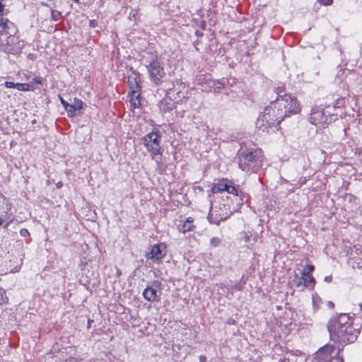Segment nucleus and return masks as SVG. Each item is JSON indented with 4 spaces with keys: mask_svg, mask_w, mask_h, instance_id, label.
<instances>
[{
    "mask_svg": "<svg viewBox=\"0 0 362 362\" xmlns=\"http://www.w3.org/2000/svg\"><path fill=\"white\" fill-rule=\"evenodd\" d=\"M330 339L338 343H351L357 338L358 332L353 327L349 317L341 313L332 317L327 323Z\"/></svg>",
    "mask_w": 362,
    "mask_h": 362,
    "instance_id": "nucleus-1",
    "label": "nucleus"
},
{
    "mask_svg": "<svg viewBox=\"0 0 362 362\" xmlns=\"http://www.w3.org/2000/svg\"><path fill=\"white\" fill-rule=\"evenodd\" d=\"M269 107H272L275 110V114L281 122L284 117L297 114L300 110L298 101L290 94H285L277 98Z\"/></svg>",
    "mask_w": 362,
    "mask_h": 362,
    "instance_id": "nucleus-2",
    "label": "nucleus"
},
{
    "mask_svg": "<svg viewBox=\"0 0 362 362\" xmlns=\"http://www.w3.org/2000/svg\"><path fill=\"white\" fill-rule=\"evenodd\" d=\"M340 351L339 347L327 344L315 354L314 362H344Z\"/></svg>",
    "mask_w": 362,
    "mask_h": 362,
    "instance_id": "nucleus-3",
    "label": "nucleus"
},
{
    "mask_svg": "<svg viewBox=\"0 0 362 362\" xmlns=\"http://www.w3.org/2000/svg\"><path fill=\"white\" fill-rule=\"evenodd\" d=\"M275 122H276V124H279L281 122L276 117L275 110L272 107L269 106L264 110V112L258 117L256 126L262 132H265L269 127L274 125Z\"/></svg>",
    "mask_w": 362,
    "mask_h": 362,
    "instance_id": "nucleus-4",
    "label": "nucleus"
},
{
    "mask_svg": "<svg viewBox=\"0 0 362 362\" xmlns=\"http://www.w3.org/2000/svg\"><path fill=\"white\" fill-rule=\"evenodd\" d=\"M143 144L151 153L152 159H155L157 155L161 154L160 145V136L156 132H150L142 138Z\"/></svg>",
    "mask_w": 362,
    "mask_h": 362,
    "instance_id": "nucleus-5",
    "label": "nucleus"
},
{
    "mask_svg": "<svg viewBox=\"0 0 362 362\" xmlns=\"http://www.w3.org/2000/svg\"><path fill=\"white\" fill-rule=\"evenodd\" d=\"M4 6L0 2V49L3 50L5 45L7 44L6 41L8 39L12 33H15V28L12 23L6 21L3 22L1 18L3 15Z\"/></svg>",
    "mask_w": 362,
    "mask_h": 362,
    "instance_id": "nucleus-6",
    "label": "nucleus"
},
{
    "mask_svg": "<svg viewBox=\"0 0 362 362\" xmlns=\"http://www.w3.org/2000/svg\"><path fill=\"white\" fill-rule=\"evenodd\" d=\"M169 98H174L177 102H181L182 99L187 98L188 95V88L181 81L177 80L173 83V88L168 92Z\"/></svg>",
    "mask_w": 362,
    "mask_h": 362,
    "instance_id": "nucleus-7",
    "label": "nucleus"
},
{
    "mask_svg": "<svg viewBox=\"0 0 362 362\" xmlns=\"http://www.w3.org/2000/svg\"><path fill=\"white\" fill-rule=\"evenodd\" d=\"M329 117L325 115L322 110L315 107L313 108L310 116V122L317 128L325 129L329 123Z\"/></svg>",
    "mask_w": 362,
    "mask_h": 362,
    "instance_id": "nucleus-8",
    "label": "nucleus"
},
{
    "mask_svg": "<svg viewBox=\"0 0 362 362\" xmlns=\"http://www.w3.org/2000/svg\"><path fill=\"white\" fill-rule=\"evenodd\" d=\"M147 69L151 81L156 86L160 84L161 79L165 74L160 63L157 60H153L147 66Z\"/></svg>",
    "mask_w": 362,
    "mask_h": 362,
    "instance_id": "nucleus-9",
    "label": "nucleus"
},
{
    "mask_svg": "<svg viewBox=\"0 0 362 362\" xmlns=\"http://www.w3.org/2000/svg\"><path fill=\"white\" fill-rule=\"evenodd\" d=\"M243 158L240 159L239 163V167L245 171L257 170V165L256 164L257 159L256 156L252 151H247L242 153Z\"/></svg>",
    "mask_w": 362,
    "mask_h": 362,
    "instance_id": "nucleus-10",
    "label": "nucleus"
},
{
    "mask_svg": "<svg viewBox=\"0 0 362 362\" xmlns=\"http://www.w3.org/2000/svg\"><path fill=\"white\" fill-rule=\"evenodd\" d=\"M167 254L166 245L160 243L151 246L149 253L146 257L154 262L161 260Z\"/></svg>",
    "mask_w": 362,
    "mask_h": 362,
    "instance_id": "nucleus-11",
    "label": "nucleus"
},
{
    "mask_svg": "<svg viewBox=\"0 0 362 362\" xmlns=\"http://www.w3.org/2000/svg\"><path fill=\"white\" fill-rule=\"evenodd\" d=\"M315 280L312 275H308L305 273H301V276H295L293 279V284L296 287H306L310 289L314 288Z\"/></svg>",
    "mask_w": 362,
    "mask_h": 362,
    "instance_id": "nucleus-12",
    "label": "nucleus"
},
{
    "mask_svg": "<svg viewBox=\"0 0 362 362\" xmlns=\"http://www.w3.org/2000/svg\"><path fill=\"white\" fill-rule=\"evenodd\" d=\"M8 44L4 46L3 51L7 53L16 54L21 51L23 43L19 40L18 37L12 33L8 36V39L6 41Z\"/></svg>",
    "mask_w": 362,
    "mask_h": 362,
    "instance_id": "nucleus-13",
    "label": "nucleus"
},
{
    "mask_svg": "<svg viewBox=\"0 0 362 362\" xmlns=\"http://www.w3.org/2000/svg\"><path fill=\"white\" fill-rule=\"evenodd\" d=\"M144 298L150 302L158 301L159 295L158 294L157 290L153 286H148L143 292Z\"/></svg>",
    "mask_w": 362,
    "mask_h": 362,
    "instance_id": "nucleus-14",
    "label": "nucleus"
},
{
    "mask_svg": "<svg viewBox=\"0 0 362 362\" xmlns=\"http://www.w3.org/2000/svg\"><path fill=\"white\" fill-rule=\"evenodd\" d=\"M5 86L6 88H16V89H18V90H22V91H28V90H30V86L29 84H27V83H15L13 82H11V81H6L5 82Z\"/></svg>",
    "mask_w": 362,
    "mask_h": 362,
    "instance_id": "nucleus-15",
    "label": "nucleus"
},
{
    "mask_svg": "<svg viewBox=\"0 0 362 362\" xmlns=\"http://www.w3.org/2000/svg\"><path fill=\"white\" fill-rule=\"evenodd\" d=\"M228 182L225 180L219 181L217 184L214 185L211 189L213 193H218L226 191L228 187Z\"/></svg>",
    "mask_w": 362,
    "mask_h": 362,
    "instance_id": "nucleus-16",
    "label": "nucleus"
},
{
    "mask_svg": "<svg viewBox=\"0 0 362 362\" xmlns=\"http://www.w3.org/2000/svg\"><path fill=\"white\" fill-rule=\"evenodd\" d=\"M226 80L223 78L221 81L211 80L209 81V87L214 88L215 90L223 88L226 85Z\"/></svg>",
    "mask_w": 362,
    "mask_h": 362,
    "instance_id": "nucleus-17",
    "label": "nucleus"
},
{
    "mask_svg": "<svg viewBox=\"0 0 362 362\" xmlns=\"http://www.w3.org/2000/svg\"><path fill=\"white\" fill-rule=\"evenodd\" d=\"M128 81L130 88L132 89V92L133 93V95H135V93L138 91L139 89V85L138 82L136 81V77L129 76L128 78Z\"/></svg>",
    "mask_w": 362,
    "mask_h": 362,
    "instance_id": "nucleus-18",
    "label": "nucleus"
},
{
    "mask_svg": "<svg viewBox=\"0 0 362 362\" xmlns=\"http://www.w3.org/2000/svg\"><path fill=\"white\" fill-rule=\"evenodd\" d=\"M192 220H189V218H188L182 225V228L180 229V230H182L183 233H186L187 231H190L192 230L193 228V225H192Z\"/></svg>",
    "mask_w": 362,
    "mask_h": 362,
    "instance_id": "nucleus-19",
    "label": "nucleus"
},
{
    "mask_svg": "<svg viewBox=\"0 0 362 362\" xmlns=\"http://www.w3.org/2000/svg\"><path fill=\"white\" fill-rule=\"evenodd\" d=\"M71 105L74 106V108L76 109V110H80L83 109L84 104L81 100L78 99V98H74Z\"/></svg>",
    "mask_w": 362,
    "mask_h": 362,
    "instance_id": "nucleus-20",
    "label": "nucleus"
},
{
    "mask_svg": "<svg viewBox=\"0 0 362 362\" xmlns=\"http://www.w3.org/2000/svg\"><path fill=\"white\" fill-rule=\"evenodd\" d=\"M65 110L67 112L68 116L73 117L76 115V109L74 107V106L71 104H69Z\"/></svg>",
    "mask_w": 362,
    "mask_h": 362,
    "instance_id": "nucleus-21",
    "label": "nucleus"
},
{
    "mask_svg": "<svg viewBox=\"0 0 362 362\" xmlns=\"http://www.w3.org/2000/svg\"><path fill=\"white\" fill-rule=\"evenodd\" d=\"M221 243V239L218 237H213L210 240V245L211 247H216L219 245Z\"/></svg>",
    "mask_w": 362,
    "mask_h": 362,
    "instance_id": "nucleus-22",
    "label": "nucleus"
},
{
    "mask_svg": "<svg viewBox=\"0 0 362 362\" xmlns=\"http://www.w3.org/2000/svg\"><path fill=\"white\" fill-rule=\"evenodd\" d=\"M226 192L229 194H232L236 196L238 195V189L235 187L230 185L229 184L228 185Z\"/></svg>",
    "mask_w": 362,
    "mask_h": 362,
    "instance_id": "nucleus-23",
    "label": "nucleus"
},
{
    "mask_svg": "<svg viewBox=\"0 0 362 362\" xmlns=\"http://www.w3.org/2000/svg\"><path fill=\"white\" fill-rule=\"evenodd\" d=\"M7 301V298L5 296V291L0 288V305L5 303Z\"/></svg>",
    "mask_w": 362,
    "mask_h": 362,
    "instance_id": "nucleus-24",
    "label": "nucleus"
},
{
    "mask_svg": "<svg viewBox=\"0 0 362 362\" xmlns=\"http://www.w3.org/2000/svg\"><path fill=\"white\" fill-rule=\"evenodd\" d=\"M314 269L315 267L313 265H308L301 273H305L308 275H311L310 274L314 271Z\"/></svg>",
    "mask_w": 362,
    "mask_h": 362,
    "instance_id": "nucleus-25",
    "label": "nucleus"
},
{
    "mask_svg": "<svg viewBox=\"0 0 362 362\" xmlns=\"http://www.w3.org/2000/svg\"><path fill=\"white\" fill-rule=\"evenodd\" d=\"M61 16L60 12L57 11H52V18L54 21H57Z\"/></svg>",
    "mask_w": 362,
    "mask_h": 362,
    "instance_id": "nucleus-26",
    "label": "nucleus"
},
{
    "mask_svg": "<svg viewBox=\"0 0 362 362\" xmlns=\"http://www.w3.org/2000/svg\"><path fill=\"white\" fill-rule=\"evenodd\" d=\"M132 103L134 107H138L140 105V100H139V95H136L135 98L132 99Z\"/></svg>",
    "mask_w": 362,
    "mask_h": 362,
    "instance_id": "nucleus-27",
    "label": "nucleus"
},
{
    "mask_svg": "<svg viewBox=\"0 0 362 362\" xmlns=\"http://www.w3.org/2000/svg\"><path fill=\"white\" fill-rule=\"evenodd\" d=\"M323 5H331L332 4V0H318Z\"/></svg>",
    "mask_w": 362,
    "mask_h": 362,
    "instance_id": "nucleus-28",
    "label": "nucleus"
},
{
    "mask_svg": "<svg viewBox=\"0 0 362 362\" xmlns=\"http://www.w3.org/2000/svg\"><path fill=\"white\" fill-rule=\"evenodd\" d=\"M20 233L22 236H26V235H29V232L27 229H21V231H20Z\"/></svg>",
    "mask_w": 362,
    "mask_h": 362,
    "instance_id": "nucleus-29",
    "label": "nucleus"
},
{
    "mask_svg": "<svg viewBox=\"0 0 362 362\" xmlns=\"http://www.w3.org/2000/svg\"><path fill=\"white\" fill-rule=\"evenodd\" d=\"M33 82L35 83H37V84H41L42 83V78L39 76H37V77H35L33 79Z\"/></svg>",
    "mask_w": 362,
    "mask_h": 362,
    "instance_id": "nucleus-30",
    "label": "nucleus"
},
{
    "mask_svg": "<svg viewBox=\"0 0 362 362\" xmlns=\"http://www.w3.org/2000/svg\"><path fill=\"white\" fill-rule=\"evenodd\" d=\"M230 214L231 213H230L229 214H226V216H220V219L218 220V222H216V223L219 224L220 221H225Z\"/></svg>",
    "mask_w": 362,
    "mask_h": 362,
    "instance_id": "nucleus-31",
    "label": "nucleus"
},
{
    "mask_svg": "<svg viewBox=\"0 0 362 362\" xmlns=\"http://www.w3.org/2000/svg\"><path fill=\"white\" fill-rule=\"evenodd\" d=\"M61 103L63 105L64 109L69 105V103L65 101L62 98L60 97Z\"/></svg>",
    "mask_w": 362,
    "mask_h": 362,
    "instance_id": "nucleus-32",
    "label": "nucleus"
},
{
    "mask_svg": "<svg viewBox=\"0 0 362 362\" xmlns=\"http://www.w3.org/2000/svg\"><path fill=\"white\" fill-rule=\"evenodd\" d=\"M332 279V276H327L325 277L324 280H325V281L329 283V282H331Z\"/></svg>",
    "mask_w": 362,
    "mask_h": 362,
    "instance_id": "nucleus-33",
    "label": "nucleus"
},
{
    "mask_svg": "<svg viewBox=\"0 0 362 362\" xmlns=\"http://www.w3.org/2000/svg\"><path fill=\"white\" fill-rule=\"evenodd\" d=\"M199 359L200 362H205L206 360V356L202 355L199 356Z\"/></svg>",
    "mask_w": 362,
    "mask_h": 362,
    "instance_id": "nucleus-34",
    "label": "nucleus"
},
{
    "mask_svg": "<svg viewBox=\"0 0 362 362\" xmlns=\"http://www.w3.org/2000/svg\"><path fill=\"white\" fill-rule=\"evenodd\" d=\"M313 305H314L315 307H317V306H318V305H317V298H314V297H313Z\"/></svg>",
    "mask_w": 362,
    "mask_h": 362,
    "instance_id": "nucleus-35",
    "label": "nucleus"
},
{
    "mask_svg": "<svg viewBox=\"0 0 362 362\" xmlns=\"http://www.w3.org/2000/svg\"><path fill=\"white\" fill-rule=\"evenodd\" d=\"M327 306H328L329 308L332 309V308H334V303H333L332 301H329V302L327 303Z\"/></svg>",
    "mask_w": 362,
    "mask_h": 362,
    "instance_id": "nucleus-36",
    "label": "nucleus"
},
{
    "mask_svg": "<svg viewBox=\"0 0 362 362\" xmlns=\"http://www.w3.org/2000/svg\"><path fill=\"white\" fill-rule=\"evenodd\" d=\"M279 362H291V361L288 358H283L280 359Z\"/></svg>",
    "mask_w": 362,
    "mask_h": 362,
    "instance_id": "nucleus-37",
    "label": "nucleus"
},
{
    "mask_svg": "<svg viewBox=\"0 0 362 362\" xmlns=\"http://www.w3.org/2000/svg\"><path fill=\"white\" fill-rule=\"evenodd\" d=\"M3 222H4L3 219L0 218V226H1L3 224Z\"/></svg>",
    "mask_w": 362,
    "mask_h": 362,
    "instance_id": "nucleus-38",
    "label": "nucleus"
},
{
    "mask_svg": "<svg viewBox=\"0 0 362 362\" xmlns=\"http://www.w3.org/2000/svg\"><path fill=\"white\" fill-rule=\"evenodd\" d=\"M234 320H231L228 322L229 324H233L234 323Z\"/></svg>",
    "mask_w": 362,
    "mask_h": 362,
    "instance_id": "nucleus-39",
    "label": "nucleus"
},
{
    "mask_svg": "<svg viewBox=\"0 0 362 362\" xmlns=\"http://www.w3.org/2000/svg\"><path fill=\"white\" fill-rule=\"evenodd\" d=\"M57 187H60L62 186V183L61 182L57 183Z\"/></svg>",
    "mask_w": 362,
    "mask_h": 362,
    "instance_id": "nucleus-40",
    "label": "nucleus"
},
{
    "mask_svg": "<svg viewBox=\"0 0 362 362\" xmlns=\"http://www.w3.org/2000/svg\"><path fill=\"white\" fill-rule=\"evenodd\" d=\"M360 310H362V303L358 305Z\"/></svg>",
    "mask_w": 362,
    "mask_h": 362,
    "instance_id": "nucleus-41",
    "label": "nucleus"
}]
</instances>
